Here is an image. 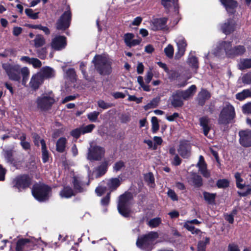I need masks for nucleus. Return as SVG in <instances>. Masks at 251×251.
<instances>
[{
  "instance_id": "52",
  "label": "nucleus",
  "mask_w": 251,
  "mask_h": 251,
  "mask_svg": "<svg viewBox=\"0 0 251 251\" xmlns=\"http://www.w3.org/2000/svg\"><path fill=\"white\" fill-rule=\"evenodd\" d=\"M100 114V112L98 111H93L87 114V118L91 122H96Z\"/></svg>"
},
{
  "instance_id": "19",
  "label": "nucleus",
  "mask_w": 251,
  "mask_h": 251,
  "mask_svg": "<svg viewBox=\"0 0 251 251\" xmlns=\"http://www.w3.org/2000/svg\"><path fill=\"white\" fill-rule=\"evenodd\" d=\"M44 80L40 75L37 73L31 76L29 83V87L32 90H36L39 88L40 86L44 82Z\"/></svg>"
},
{
  "instance_id": "29",
  "label": "nucleus",
  "mask_w": 251,
  "mask_h": 251,
  "mask_svg": "<svg viewBox=\"0 0 251 251\" xmlns=\"http://www.w3.org/2000/svg\"><path fill=\"white\" fill-rule=\"evenodd\" d=\"M122 179L120 177L111 178L107 180V185L111 191H113L118 187L120 184Z\"/></svg>"
},
{
  "instance_id": "59",
  "label": "nucleus",
  "mask_w": 251,
  "mask_h": 251,
  "mask_svg": "<svg viewBox=\"0 0 251 251\" xmlns=\"http://www.w3.org/2000/svg\"><path fill=\"white\" fill-rule=\"evenodd\" d=\"M9 134L10 137H12L14 139H17L20 135V130L18 129L13 128L9 132Z\"/></svg>"
},
{
  "instance_id": "22",
  "label": "nucleus",
  "mask_w": 251,
  "mask_h": 251,
  "mask_svg": "<svg viewBox=\"0 0 251 251\" xmlns=\"http://www.w3.org/2000/svg\"><path fill=\"white\" fill-rule=\"evenodd\" d=\"M235 22L233 20H228L221 25V29L226 34H229L235 29Z\"/></svg>"
},
{
  "instance_id": "24",
  "label": "nucleus",
  "mask_w": 251,
  "mask_h": 251,
  "mask_svg": "<svg viewBox=\"0 0 251 251\" xmlns=\"http://www.w3.org/2000/svg\"><path fill=\"white\" fill-rule=\"evenodd\" d=\"M73 183L74 188L75 192L81 193L86 190L85 185L82 182L81 178L79 176L73 177Z\"/></svg>"
},
{
  "instance_id": "51",
  "label": "nucleus",
  "mask_w": 251,
  "mask_h": 251,
  "mask_svg": "<svg viewBox=\"0 0 251 251\" xmlns=\"http://www.w3.org/2000/svg\"><path fill=\"white\" fill-rule=\"evenodd\" d=\"M144 178L145 181L148 183V184L152 187L154 184V177L152 173H149L145 175Z\"/></svg>"
},
{
  "instance_id": "30",
  "label": "nucleus",
  "mask_w": 251,
  "mask_h": 251,
  "mask_svg": "<svg viewBox=\"0 0 251 251\" xmlns=\"http://www.w3.org/2000/svg\"><path fill=\"white\" fill-rule=\"evenodd\" d=\"M74 195V192L70 187H64L60 192V196L61 198H69Z\"/></svg>"
},
{
  "instance_id": "13",
  "label": "nucleus",
  "mask_w": 251,
  "mask_h": 251,
  "mask_svg": "<svg viewBox=\"0 0 251 251\" xmlns=\"http://www.w3.org/2000/svg\"><path fill=\"white\" fill-rule=\"evenodd\" d=\"M175 42L177 48L175 57L176 58L179 59L184 55L187 45L185 38L181 35H178L176 39Z\"/></svg>"
},
{
  "instance_id": "16",
  "label": "nucleus",
  "mask_w": 251,
  "mask_h": 251,
  "mask_svg": "<svg viewBox=\"0 0 251 251\" xmlns=\"http://www.w3.org/2000/svg\"><path fill=\"white\" fill-rule=\"evenodd\" d=\"M153 74L151 71H149L147 72L145 79V83L143 80L142 76H139L137 77V82L144 91L146 92H149L151 91L150 87L148 84L151 80Z\"/></svg>"
},
{
  "instance_id": "8",
  "label": "nucleus",
  "mask_w": 251,
  "mask_h": 251,
  "mask_svg": "<svg viewBox=\"0 0 251 251\" xmlns=\"http://www.w3.org/2000/svg\"><path fill=\"white\" fill-rule=\"evenodd\" d=\"M62 11H64V12L56 23V28L57 29L64 30L70 26L72 15L68 5L64 4Z\"/></svg>"
},
{
  "instance_id": "35",
  "label": "nucleus",
  "mask_w": 251,
  "mask_h": 251,
  "mask_svg": "<svg viewBox=\"0 0 251 251\" xmlns=\"http://www.w3.org/2000/svg\"><path fill=\"white\" fill-rule=\"evenodd\" d=\"M66 142L67 140L65 138L61 137L59 138L56 142V150L60 152H63L66 147Z\"/></svg>"
},
{
  "instance_id": "17",
  "label": "nucleus",
  "mask_w": 251,
  "mask_h": 251,
  "mask_svg": "<svg viewBox=\"0 0 251 251\" xmlns=\"http://www.w3.org/2000/svg\"><path fill=\"white\" fill-rule=\"evenodd\" d=\"M240 143L244 147L251 146V131L250 130H242L239 132Z\"/></svg>"
},
{
  "instance_id": "5",
  "label": "nucleus",
  "mask_w": 251,
  "mask_h": 251,
  "mask_svg": "<svg viewBox=\"0 0 251 251\" xmlns=\"http://www.w3.org/2000/svg\"><path fill=\"white\" fill-rule=\"evenodd\" d=\"M158 238L157 232L151 231L139 237L136 241L137 246L144 251H151Z\"/></svg>"
},
{
  "instance_id": "21",
  "label": "nucleus",
  "mask_w": 251,
  "mask_h": 251,
  "mask_svg": "<svg viewBox=\"0 0 251 251\" xmlns=\"http://www.w3.org/2000/svg\"><path fill=\"white\" fill-rule=\"evenodd\" d=\"M38 73L40 75L44 80L53 78L55 75L54 70L49 66L42 67Z\"/></svg>"
},
{
  "instance_id": "50",
  "label": "nucleus",
  "mask_w": 251,
  "mask_h": 251,
  "mask_svg": "<svg viewBox=\"0 0 251 251\" xmlns=\"http://www.w3.org/2000/svg\"><path fill=\"white\" fill-rule=\"evenodd\" d=\"M216 185L219 188H225L229 186V181L226 179H219L217 181Z\"/></svg>"
},
{
  "instance_id": "3",
  "label": "nucleus",
  "mask_w": 251,
  "mask_h": 251,
  "mask_svg": "<svg viewBox=\"0 0 251 251\" xmlns=\"http://www.w3.org/2000/svg\"><path fill=\"white\" fill-rule=\"evenodd\" d=\"M35 246L41 248L42 251H44V248L47 246V244L41 238L36 239L33 237H29L28 238H22L18 240L16 242L15 249H13L12 246H10V251H29L33 249Z\"/></svg>"
},
{
  "instance_id": "2",
  "label": "nucleus",
  "mask_w": 251,
  "mask_h": 251,
  "mask_svg": "<svg viewBox=\"0 0 251 251\" xmlns=\"http://www.w3.org/2000/svg\"><path fill=\"white\" fill-rule=\"evenodd\" d=\"M246 51L243 46L232 47L231 42L222 41L218 43L214 48V54L216 56L223 57L225 54L227 57L233 58L241 55Z\"/></svg>"
},
{
  "instance_id": "15",
  "label": "nucleus",
  "mask_w": 251,
  "mask_h": 251,
  "mask_svg": "<svg viewBox=\"0 0 251 251\" xmlns=\"http://www.w3.org/2000/svg\"><path fill=\"white\" fill-rule=\"evenodd\" d=\"M67 45L66 38L63 36H56L52 39L51 47L54 50H60L64 49Z\"/></svg>"
},
{
  "instance_id": "1",
  "label": "nucleus",
  "mask_w": 251,
  "mask_h": 251,
  "mask_svg": "<svg viewBox=\"0 0 251 251\" xmlns=\"http://www.w3.org/2000/svg\"><path fill=\"white\" fill-rule=\"evenodd\" d=\"M2 67L9 79L20 82L22 76V84L26 86L30 74L29 69L27 67L21 68L18 64L9 63H3Z\"/></svg>"
},
{
  "instance_id": "28",
  "label": "nucleus",
  "mask_w": 251,
  "mask_h": 251,
  "mask_svg": "<svg viewBox=\"0 0 251 251\" xmlns=\"http://www.w3.org/2000/svg\"><path fill=\"white\" fill-rule=\"evenodd\" d=\"M211 97L210 93L206 89H202L198 94L199 103L203 105L205 101Z\"/></svg>"
},
{
  "instance_id": "64",
  "label": "nucleus",
  "mask_w": 251,
  "mask_h": 251,
  "mask_svg": "<svg viewBox=\"0 0 251 251\" xmlns=\"http://www.w3.org/2000/svg\"><path fill=\"white\" fill-rule=\"evenodd\" d=\"M242 110L244 113L251 114V102L244 105L242 106Z\"/></svg>"
},
{
  "instance_id": "26",
  "label": "nucleus",
  "mask_w": 251,
  "mask_h": 251,
  "mask_svg": "<svg viewBox=\"0 0 251 251\" xmlns=\"http://www.w3.org/2000/svg\"><path fill=\"white\" fill-rule=\"evenodd\" d=\"M200 126L203 129L205 136H207L208 132L211 128L210 119L207 117H203L200 119Z\"/></svg>"
},
{
  "instance_id": "48",
  "label": "nucleus",
  "mask_w": 251,
  "mask_h": 251,
  "mask_svg": "<svg viewBox=\"0 0 251 251\" xmlns=\"http://www.w3.org/2000/svg\"><path fill=\"white\" fill-rule=\"evenodd\" d=\"M152 132L155 133L158 130L159 126L158 119L156 117H152L151 120Z\"/></svg>"
},
{
  "instance_id": "31",
  "label": "nucleus",
  "mask_w": 251,
  "mask_h": 251,
  "mask_svg": "<svg viewBox=\"0 0 251 251\" xmlns=\"http://www.w3.org/2000/svg\"><path fill=\"white\" fill-rule=\"evenodd\" d=\"M234 177L236 180V186L238 188L243 189L247 186L245 182L241 176L240 173H236L234 175Z\"/></svg>"
},
{
  "instance_id": "53",
  "label": "nucleus",
  "mask_w": 251,
  "mask_h": 251,
  "mask_svg": "<svg viewBox=\"0 0 251 251\" xmlns=\"http://www.w3.org/2000/svg\"><path fill=\"white\" fill-rule=\"evenodd\" d=\"M134 37V35L133 33H127L124 35V42L126 45L128 47L130 42H131L132 39Z\"/></svg>"
},
{
  "instance_id": "18",
  "label": "nucleus",
  "mask_w": 251,
  "mask_h": 251,
  "mask_svg": "<svg viewBox=\"0 0 251 251\" xmlns=\"http://www.w3.org/2000/svg\"><path fill=\"white\" fill-rule=\"evenodd\" d=\"M191 148L190 143L183 141L180 143L177 151L182 157L187 158L191 155Z\"/></svg>"
},
{
  "instance_id": "47",
  "label": "nucleus",
  "mask_w": 251,
  "mask_h": 251,
  "mask_svg": "<svg viewBox=\"0 0 251 251\" xmlns=\"http://www.w3.org/2000/svg\"><path fill=\"white\" fill-rule=\"evenodd\" d=\"M188 62L193 68L197 69L199 67L198 58L194 56H190L188 59Z\"/></svg>"
},
{
  "instance_id": "58",
  "label": "nucleus",
  "mask_w": 251,
  "mask_h": 251,
  "mask_svg": "<svg viewBox=\"0 0 251 251\" xmlns=\"http://www.w3.org/2000/svg\"><path fill=\"white\" fill-rule=\"evenodd\" d=\"M98 104L100 107L103 109H105L110 108L112 106V104L108 103H106L103 100H99L98 101Z\"/></svg>"
},
{
  "instance_id": "56",
  "label": "nucleus",
  "mask_w": 251,
  "mask_h": 251,
  "mask_svg": "<svg viewBox=\"0 0 251 251\" xmlns=\"http://www.w3.org/2000/svg\"><path fill=\"white\" fill-rule=\"evenodd\" d=\"M4 156L8 162L12 163L13 161V152L12 151H6L4 152Z\"/></svg>"
},
{
  "instance_id": "23",
  "label": "nucleus",
  "mask_w": 251,
  "mask_h": 251,
  "mask_svg": "<svg viewBox=\"0 0 251 251\" xmlns=\"http://www.w3.org/2000/svg\"><path fill=\"white\" fill-rule=\"evenodd\" d=\"M171 104L174 107H181L183 104V99L178 91L174 93L170 98Z\"/></svg>"
},
{
  "instance_id": "43",
  "label": "nucleus",
  "mask_w": 251,
  "mask_h": 251,
  "mask_svg": "<svg viewBox=\"0 0 251 251\" xmlns=\"http://www.w3.org/2000/svg\"><path fill=\"white\" fill-rule=\"evenodd\" d=\"M192 179L193 183L195 186L199 187L202 186V178L200 176L197 175L196 173H193Z\"/></svg>"
},
{
  "instance_id": "34",
  "label": "nucleus",
  "mask_w": 251,
  "mask_h": 251,
  "mask_svg": "<svg viewBox=\"0 0 251 251\" xmlns=\"http://www.w3.org/2000/svg\"><path fill=\"white\" fill-rule=\"evenodd\" d=\"M183 226L190 231L192 234H200V236H202L203 233L200 229L196 228L192 224L186 221L185 222Z\"/></svg>"
},
{
  "instance_id": "32",
  "label": "nucleus",
  "mask_w": 251,
  "mask_h": 251,
  "mask_svg": "<svg viewBox=\"0 0 251 251\" xmlns=\"http://www.w3.org/2000/svg\"><path fill=\"white\" fill-rule=\"evenodd\" d=\"M108 167V163L107 161L103 162L99 167L96 169V177H98L103 175L107 171Z\"/></svg>"
},
{
  "instance_id": "7",
  "label": "nucleus",
  "mask_w": 251,
  "mask_h": 251,
  "mask_svg": "<svg viewBox=\"0 0 251 251\" xmlns=\"http://www.w3.org/2000/svg\"><path fill=\"white\" fill-rule=\"evenodd\" d=\"M50 191V188L46 185L36 184L33 186L32 194L37 201H44L49 199Z\"/></svg>"
},
{
  "instance_id": "57",
  "label": "nucleus",
  "mask_w": 251,
  "mask_h": 251,
  "mask_svg": "<svg viewBox=\"0 0 251 251\" xmlns=\"http://www.w3.org/2000/svg\"><path fill=\"white\" fill-rule=\"evenodd\" d=\"M30 64L32 65L34 68H39L41 67L42 62L37 58H31Z\"/></svg>"
},
{
  "instance_id": "55",
  "label": "nucleus",
  "mask_w": 251,
  "mask_h": 251,
  "mask_svg": "<svg viewBox=\"0 0 251 251\" xmlns=\"http://www.w3.org/2000/svg\"><path fill=\"white\" fill-rule=\"evenodd\" d=\"M95 126L93 124H90L86 126L81 127L82 134L91 132L95 128Z\"/></svg>"
},
{
  "instance_id": "45",
  "label": "nucleus",
  "mask_w": 251,
  "mask_h": 251,
  "mask_svg": "<svg viewBox=\"0 0 251 251\" xmlns=\"http://www.w3.org/2000/svg\"><path fill=\"white\" fill-rule=\"evenodd\" d=\"M161 223V219L160 218L157 217L151 219L148 222V225L151 228H154L158 226Z\"/></svg>"
},
{
  "instance_id": "49",
  "label": "nucleus",
  "mask_w": 251,
  "mask_h": 251,
  "mask_svg": "<svg viewBox=\"0 0 251 251\" xmlns=\"http://www.w3.org/2000/svg\"><path fill=\"white\" fill-rule=\"evenodd\" d=\"M174 48L172 45L169 44L164 49V52L166 55L169 58H171L174 55Z\"/></svg>"
},
{
  "instance_id": "42",
  "label": "nucleus",
  "mask_w": 251,
  "mask_h": 251,
  "mask_svg": "<svg viewBox=\"0 0 251 251\" xmlns=\"http://www.w3.org/2000/svg\"><path fill=\"white\" fill-rule=\"evenodd\" d=\"M65 77L66 79L70 80L72 82H74L76 80V74L74 69H69L66 73Z\"/></svg>"
},
{
  "instance_id": "41",
  "label": "nucleus",
  "mask_w": 251,
  "mask_h": 251,
  "mask_svg": "<svg viewBox=\"0 0 251 251\" xmlns=\"http://www.w3.org/2000/svg\"><path fill=\"white\" fill-rule=\"evenodd\" d=\"M178 0H161L162 5L167 9L174 7L176 9L177 5Z\"/></svg>"
},
{
  "instance_id": "10",
  "label": "nucleus",
  "mask_w": 251,
  "mask_h": 251,
  "mask_svg": "<svg viewBox=\"0 0 251 251\" xmlns=\"http://www.w3.org/2000/svg\"><path fill=\"white\" fill-rule=\"evenodd\" d=\"M235 116L234 107L230 104L226 105L222 109L219 118V123L221 124H228Z\"/></svg>"
},
{
  "instance_id": "14",
  "label": "nucleus",
  "mask_w": 251,
  "mask_h": 251,
  "mask_svg": "<svg viewBox=\"0 0 251 251\" xmlns=\"http://www.w3.org/2000/svg\"><path fill=\"white\" fill-rule=\"evenodd\" d=\"M167 21V19L166 18L154 19L151 22L150 27L154 31L167 30L168 28L166 25Z\"/></svg>"
},
{
  "instance_id": "12",
  "label": "nucleus",
  "mask_w": 251,
  "mask_h": 251,
  "mask_svg": "<svg viewBox=\"0 0 251 251\" xmlns=\"http://www.w3.org/2000/svg\"><path fill=\"white\" fill-rule=\"evenodd\" d=\"M30 179L27 176H22L16 177L12 182L13 187L17 189L19 191L29 187Z\"/></svg>"
},
{
  "instance_id": "33",
  "label": "nucleus",
  "mask_w": 251,
  "mask_h": 251,
  "mask_svg": "<svg viewBox=\"0 0 251 251\" xmlns=\"http://www.w3.org/2000/svg\"><path fill=\"white\" fill-rule=\"evenodd\" d=\"M204 200L209 204H215L216 194L204 192L203 193Z\"/></svg>"
},
{
  "instance_id": "60",
  "label": "nucleus",
  "mask_w": 251,
  "mask_h": 251,
  "mask_svg": "<svg viewBox=\"0 0 251 251\" xmlns=\"http://www.w3.org/2000/svg\"><path fill=\"white\" fill-rule=\"evenodd\" d=\"M242 81L245 84L251 83V73L245 75L242 78Z\"/></svg>"
},
{
  "instance_id": "39",
  "label": "nucleus",
  "mask_w": 251,
  "mask_h": 251,
  "mask_svg": "<svg viewBox=\"0 0 251 251\" xmlns=\"http://www.w3.org/2000/svg\"><path fill=\"white\" fill-rule=\"evenodd\" d=\"M160 101L159 97H156L153 99L150 102L144 106L145 110H148L151 108H154L157 107Z\"/></svg>"
},
{
  "instance_id": "4",
  "label": "nucleus",
  "mask_w": 251,
  "mask_h": 251,
  "mask_svg": "<svg viewBox=\"0 0 251 251\" xmlns=\"http://www.w3.org/2000/svg\"><path fill=\"white\" fill-rule=\"evenodd\" d=\"M92 62L100 74L108 75L111 73L112 61L107 56L103 55H96L94 57Z\"/></svg>"
},
{
  "instance_id": "61",
  "label": "nucleus",
  "mask_w": 251,
  "mask_h": 251,
  "mask_svg": "<svg viewBox=\"0 0 251 251\" xmlns=\"http://www.w3.org/2000/svg\"><path fill=\"white\" fill-rule=\"evenodd\" d=\"M125 166V163L123 161H119L117 162L113 167L114 170L116 172L120 171Z\"/></svg>"
},
{
  "instance_id": "6",
  "label": "nucleus",
  "mask_w": 251,
  "mask_h": 251,
  "mask_svg": "<svg viewBox=\"0 0 251 251\" xmlns=\"http://www.w3.org/2000/svg\"><path fill=\"white\" fill-rule=\"evenodd\" d=\"M132 198V194L130 193H125L119 197L118 210L119 212L125 217L129 216Z\"/></svg>"
},
{
  "instance_id": "36",
  "label": "nucleus",
  "mask_w": 251,
  "mask_h": 251,
  "mask_svg": "<svg viewBox=\"0 0 251 251\" xmlns=\"http://www.w3.org/2000/svg\"><path fill=\"white\" fill-rule=\"evenodd\" d=\"M238 66L240 70L251 68V58L240 59Z\"/></svg>"
},
{
  "instance_id": "62",
  "label": "nucleus",
  "mask_w": 251,
  "mask_h": 251,
  "mask_svg": "<svg viewBox=\"0 0 251 251\" xmlns=\"http://www.w3.org/2000/svg\"><path fill=\"white\" fill-rule=\"evenodd\" d=\"M153 141L154 142L153 150H156L157 149V146L158 145H160L163 142L162 138L158 136H154L153 137Z\"/></svg>"
},
{
  "instance_id": "63",
  "label": "nucleus",
  "mask_w": 251,
  "mask_h": 251,
  "mask_svg": "<svg viewBox=\"0 0 251 251\" xmlns=\"http://www.w3.org/2000/svg\"><path fill=\"white\" fill-rule=\"evenodd\" d=\"M81 134L82 132L81 127L73 130L71 133L72 136L76 138H78Z\"/></svg>"
},
{
  "instance_id": "40",
  "label": "nucleus",
  "mask_w": 251,
  "mask_h": 251,
  "mask_svg": "<svg viewBox=\"0 0 251 251\" xmlns=\"http://www.w3.org/2000/svg\"><path fill=\"white\" fill-rule=\"evenodd\" d=\"M33 42L35 48H39L43 46L46 42L44 37L40 34H38L36 36Z\"/></svg>"
},
{
  "instance_id": "44",
  "label": "nucleus",
  "mask_w": 251,
  "mask_h": 251,
  "mask_svg": "<svg viewBox=\"0 0 251 251\" xmlns=\"http://www.w3.org/2000/svg\"><path fill=\"white\" fill-rule=\"evenodd\" d=\"M204 240L200 241L198 245V251H205L206 246L209 243V237L204 238Z\"/></svg>"
},
{
  "instance_id": "27",
  "label": "nucleus",
  "mask_w": 251,
  "mask_h": 251,
  "mask_svg": "<svg viewBox=\"0 0 251 251\" xmlns=\"http://www.w3.org/2000/svg\"><path fill=\"white\" fill-rule=\"evenodd\" d=\"M196 86L195 85H191L188 89L185 91H177L183 100H186L192 97L196 91Z\"/></svg>"
},
{
  "instance_id": "37",
  "label": "nucleus",
  "mask_w": 251,
  "mask_h": 251,
  "mask_svg": "<svg viewBox=\"0 0 251 251\" xmlns=\"http://www.w3.org/2000/svg\"><path fill=\"white\" fill-rule=\"evenodd\" d=\"M249 97H251V89L244 90L241 92L238 93L236 95V99L240 100H243Z\"/></svg>"
},
{
  "instance_id": "25",
  "label": "nucleus",
  "mask_w": 251,
  "mask_h": 251,
  "mask_svg": "<svg viewBox=\"0 0 251 251\" xmlns=\"http://www.w3.org/2000/svg\"><path fill=\"white\" fill-rule=\"evenodd\" d=\"M228 13H233L237 6V2L234 0H220Z\"/></svg>"
},
{
  "instance_id": "9",
  "label": "nucleus",
  "mask_w": 251,
  "mask_h": 251,
  "mask_svg": "<svg viewBox=\"0 0 251 251\" xmlns=\"http://www.w3.org/2000/svg\"><path fill=\"white\" fill-rule=\"evenodd\" d=\"M54 102V96L52 92L43 94L36 100L38 108L42 110L49 109Z\"/></svg>"
},
{
  "instance_id": "20",
  "label": "nucleus",
  "mask_w": 251,
  "mask_h": 251,
  "mask_svg": "<svg viewBox=\"0 0 251 251\" xmlns=\"http://www.w3.org/2000/svg\"><path fill=\"white\" fill-rule=\"evenodd\" d=\"M197 167L199 168V171L203 176L206 178L210 177V173L207 169L206 164L202 155H200L199 156V160L197 164Z\"/></svg>"
},
{
  "instance_id": "11",
  "label": "nucleus",
  "mask_w": 251,
  "mask_h": 251,
  "mask_svg": "<svg viewBox=\"0 0 251 251\" xmlns=\"http://www.w3.org/2000/svg\"><path fill=\"white\" fill-rule=\"evenodd\" d=\"M105 150L98 146H92L88 149L87 159L90 161H100L104 157Z\"/></svg>"
},
{
  "instance_id": "38",
  "label": "nucleus",
  "mask_w": 251,
  "mask_h": 251,
  "mask_svg": "<svg viewBox=\"0 0 251 251\" xmlns=\"http://www.w3.org/2000/svg\"><path fill=\"white\" fill-rule=\"evenodd\" d=\"M41 145L42 147V160L44 163H46L49 160V154L46 149L45 142L44 140H41Z\"/></svg>"
},
{
  "instance_id": "46",
  "label": "nucleus",
  "mask_w": 251,
  "mask_h": 251,
  "mask_svg": "<svg viewBox=\"0 0 251 251\" xmlns=\"http://www.w3.org/2000/svg\"><path fill=\"white\" fill-rule=\"evenodd\" d=\"M19 139L21 140V145L24 150H27L30 149V145L29 143L25 141L26 136L25 134L23 133Z\"/></svg>"
},
{
  "instance_id": "54",
  "label": "nucleus",
  "mask_w": 251,
  "mask_h": 251,
  "mask_svg": "<svg viewBox=\"0 0 251 251\" xmlns=\"http://www.w3.org/2000/svg\"><path fill=\"white\" fill-rule=\"evenodd\" d=\"M25 13L31 19L35 20L38 18L39 13H34L31 9H26L25 10Z\"/></svg>"
}]
</instances>
